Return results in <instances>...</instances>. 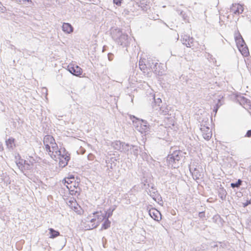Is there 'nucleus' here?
Listing matches in <instances>:
<instances>
[{
    "label": "nucleus",
    "mask_w": 251,
    "mask_h": 251,
    "mask_svg": "<svg viewBox=\"0 0 251 251\" xmlns=\"http://www.w3.org/2000/svg\"><path fill=\"white\" fill-rule=\"evenodd\" d=\"M112 38L119 45L123 47H127L130 44L131 40L128 35L123 33L122 30L118 28H112L110 32Z\"/></svg>",
    "instance_id": "1"
},
{
    "label": "nucleus",
    "mask_w": 251,
    "mask_h": 251,
    "mask_svg": "<svg viewBox=\"0 0 251 251\" xmlns=\"http://www.w3.org/2000/svg\"><path fill=\"white\" fill-rule=\"evenodd\" d=\"M166 163L167 166L172 168H178L179 165L181 164L178 161H176L170 153L167 156Z\"/></svg>",
    "instance_id": "2"
},
{
    "label": "nucleus",
    "mask_w": 251,
    "mask_h": 251,
    "mask_svg": "<svg viewBox=\"0 0 251 251\" xmlns=\"http://www.w3.org/2000/svg\"><path fill=\"white\" fill-rule=\"evenodd\" d=\"M116 161L117 160L114 157L108 158L105 160V163L107 167L106 172L108 173V175H109V173L112 172V170L113 168L116 166Z\"/></svg>",
    "instance_id": "3"
},
{
    "label": "nucleus",
    "mask_w": 251,
    "mask_h": 251,
    "mask_svg": "<svg viewBox=\"0 0 251 251\" xmlns=\"http://www.w3.org/2000/svg\"><path fill=\"white\" fill-rule=\"evenodd\" d=\"M68 70L71 74L77 76H80L82 73V69L77 65H69Z\"/></svg>",
    "instance_id": "4"
},
{
    "label": "nucleus",
    "mask_w": 251,
    "mask_h": 251,
    "mask_svg": "<svg viewBox=\"0 0 251 251\" xmlns=\"http://www.w3.org/2000/svg\"><path fill=\"white\" fill-rule=\"evenodd\" d=\"M150 216L155 221L159 222L161 219V214L155 208H151L149 210Z\"/></svg>",
    "instance_id": "5"
},
{
    "label": "nucleus",
    "mask_w": 251,
    "mask_h": 251,
    "mask_svg": "<svg viewBox=\"0 0 251 251\" xmlns=\"http://www.w3.org/2000/svg\"><path fill=\"white\" fill-rule=\"evenodd\" d=\"M234 38L237 48L246 45L244 40L238 30L235 32Z\"/></svg>",
    "instance_id": "6"
},
{
    "label": "nucleus",
    "mask_w": 251,
    "mask_h": 251,
    "mask_svg": "<svg viewBox=\"0 0 251 251\" xmlns=\"http://www.w3.org/2000/svg\"><path fill=\"white\" fill-rule=\"evenodd\" d=\"M189 170L192 174L193 179L196 180L197 182H198L197 181L198 180H199L202 177L201 173L197 168L190 166L189 167Z\"/></svg>",
    "instance_id": "7"
},
{
    "label": "nucleus",
    "mask_w": 251,
    "mask_h": 251,
    "mask_svg": "<svg viewBox=\"0 0 251 251\" xmlns=\"http://www.w3.org/2000/svg\"><path fill=\"white\" fill-rule=\"evenodd\" d=\"M200 130L202 132V135L204 139L209 140L211 137L212 132L208 126L200 127Z\"/></svg>",
    "instance_id": "8"
},
{
    "label": "nucleus",
    "mask_w": 251,
    "mask_h": 251,
    "mask_svg": "<svg viewBox=\"0 0 251 251\" xmlns=\"http://www.w3.org/2000/svg\"><path fill=\"white\" fill-rule=\"evenodd\" d=\"M171 150H172V149H171ZM170 153L179 162H180L181 158L184 157L183 155L185 154V152L179 150H175L172 151H172H171Z\"/></svg>",
    "instance_id": "9"
},
{
    "label": "nucleus",
    "mask_w": 251,
    "mask_h": 251,
    "mask_svg": "<svg viewBox=\"0 0 251 251\" xmlns=\"http://www.w3.org/2000/svg\"><path fill=\"white\" fill-rule=\"evenodd\" d=\"M230 11L235 15H239L243 13L244 8L242 5L240 4H232L230 7Z\"/></svg>",
    "instance_id": "10"
},
{
    "label": "nucleus",
    "mask_w": 251,
    "mask_h": 251,
    "mask_svg": "<svg viewBox=\"0 0 251 251\" xmlns=\"http://www.w3.org/2000/svg\"><path fill=\"white\" fill-rule=\"evenodd\" d=\"M237 100L241 105H244L245 108L251 106V100L247 99L244 96H239L237 97Z\"/></svg>",
    "instance_id": "11"
},
{
    "label": "nucleus",
    "mask_w": 251,
    "mask_h": 251,
    "mask_svg": "<svg viewBox=\"0 0 251 251\" xmlns=\"http://www.w3.org/2000/svg\"><path fill=\"white\" fill-rule=\"evenodd\" d=\"M148 194L149 195L153 200L159 203L160 201H162L161 195L158 193L157 190H153L151 191L150 190L147 191Z\"/></svg>",
    "instance_id": "12"
},
{
    "label": "nucleus",
    "mask_w": 251,
    "mask_h": 251,
    "mask_svg": "<svg viewBox=\"0 0 251 251\" xmlns=\"http://www.w3.org/2000/svg\"><path fill=\"white\" fill-rule=\"evenodd\" d=\"M137 130H138L141 133L147 134L150 129V126L149 125L141 124L138 125H136Z\"/></svg>",
    "instance_id": "13"
},
{
    "label": "nucleus",
    "mask_w": 251,
    "mask_h": 251,
    "mask_svg": "<svg viewBox=\"0 0 251 251\" xmlns=\"http://www.w3.org/2000/svg\"><path fill=\"white\" fill-rule=\"evenodd\" d=\"M147 65L152 72H155L156 74L157 73V67H159L157 62H154L152 59H149L148 60Z\"/></svg>",
    "instance_id": "14"
},
{
    "label": "nucleus",
    "mask_w": 251,
    "mask_h": 251,
    "mask_svg": "<svg viewBox=\"0 0 251 251\" xmlns=\"http://www.w3.org/2000/svg\"><path fill=\"white\" fill-rule=\"evenodd\" d=\"M170 107L164 104V105H162L159 108H156V110H158L160 114H162L163 115H166L169 114V111L170 110Z\"/></svg>",
    "instance_id": "15"
},
{
    "label": "nucleus",
    "mask_w": 251,
    "mask_h": 251,
    "mask_svg": "<svg viewBox=\"0 0 251 251\" xmlns=\"http://www.w3.org/2000/svg\"><path fill=\"white\" fill-rule=\"evenodd\" d=\"M130 119L132 120L134 124L137 125L143 124V125H149L148 122L146 120L139 119L133 115H130Z\"/></svg>",
    "instance_id": "16"
},
{
    "label": "nucleus",
    "mask_w": 251,
    "mask_h": 251,
    "mask_svg": "<svg viewBox=\"0 0 251 251\" xmlns=\"http://www.w3.org/2000/svg\"><path fill=\"white\" fill-rule=\"evenodd\" d=\"M93 214L94 215V217L95 218H96V219L98 221L97 223H99V225L100 224V222H101L105 219L103 213H102L101 211L95 212L93 213Z\"/></svg>",
    "instance_id": "17"
},
{
    "label": "nucleus",
    "mask_w": 251,
    "mask_h": 251,
    "mask_svg": "<svg viewBox=\"0 0 251 251\" xmlns=\"http://www.w3.org/2000/svg\"><path fill=\"white\" fill-rule=\"evenodd\" d=\"M147 0H141L136 3L139 7H140L141 9L144 11H147L149 8V5L147 3Z\"/></svg>",
    "instance_id": "18"
},
{
    "label": "nucleus",
    "mask_w": 251,
    "mask_h": 251,
    "mask_svg": "<svg viewBox=\"0 0 251 251\" xmlns=\"http://www.w3.org/2000/svg\"><path fill=\"white\" fill-rule=\"evenodd\" d=\"M66 151L64 149V153L63 154L61 153V151H56V154L59 156H60L59 158H61L63 160L69 162L70 159V154L67 153H65Z\"/></svg>",
    "instance_id": "19"
},
{
    "label": "nucleus",
    "mask_w": 251,
    "mask_h": 251,
    "mask_svg": "<svg viewBox=\"0 0 251 251\" xmlns=\"http://www.w3.org/2000/svg\"><path fill=\"white\" fill-rule=\"evenodd\" d=\"M62 28V30L66 33H70L73 31V27L69 23H64L63 24Z\"/></svg>",
    "instance_id": "20"
},
{
    "label": "nucleus",
    "mask_w": 251,
    "mask_h": 251,
    "mask_svg": "<svg viewBox=\"0 0 251 251\" xmlns=\"http://www.w3.org/2000/svg\"><path fill=\"white\" fill-rule=\"evenodd\" d=\"M15 139L12 137H10L6 140V145L9 150H13L14 148L15 147Z\"/></svg>",
    "instance_id": "21"
},
{
    "label": "nucleus",
    "mask_w": 251,
    "mask_h": 251,
    "mask_svg": "<svg viewBox=\"0 0 251 251\" xmlns=\"http://www.w3.org/2000/svg\"><path fill=\"white\" fill-rule=\"evenodd\" d=\"M43 143L44 144H55V140L53 136L50 135H46L44 138L43 140Z\"/></svg>",
    "instance_id": "22"
},
{
    "label": "nucleus",
    "mask_w": 251,
    "mask_h": 251,
    "mask_svg": "<svg viewBox=\"0 0 251 251\" xmlns=\"http://www.w3.org/2000/svg\"><path fill=\"white\" fill-rule=\"evenodd\" d=\"M123 143L120 141H115L111 143V146L117 151H121L122 147H123Z\"/></svg>",
    "instance_id": "23"
},
{
    "label": "nucleus",
    "mask_w": 251,
    "mask_h": 251,
    "mask_svg": "<svg viewBox=\"0 0 251 251\" xmlns=\"http://www.w3.org/2000/svg\"><path fill=\"white\" fill-rule=\"evenodd\" d=\"M140 147L138 146L133 145L132 147H131V150L129 151V153L133 154L136 158H137L139 152L140 151Z\"/></svg>",
    "instance_id": "24"
},
{
    "label": "nucleus",
    "mask_w": 251,
    "mask_h": 251,
    "mask_svg": "<svg viewBox=\"0 0 251 251\" xmlns=\"http://www.w3.org/2000/svg\"><path fill=\"white\" fill-rule=\"evenodd\" d=\"M227 192L224 187H220L218 189V196L222 201H225L226 198Z\"/></svg>",
    "instance_id": "25"
},
{
    "label": "nucleus",
    "mask_w": 251,
    "mask_h": 251,
    "mask_svg": "<svg viewBox=\"0 0 251 251\" xmlns=\"http://www.w3.org/2000/svg\"><path fill=\"white\" fill-rule=\"evenodd\" d=\"M116 206L113 205L112 207H110L107 211H104L103 215L105 218L108 219L112 216L113 211L116 209Z\"/></svg>",
    "instance_id": "26"
},
{
    "label": "nucleus",
    "mask_w": 251,
    "mask_h": 251,
    "mask_svg": "<svg viewBox=\"0 0 251 251\" xmlns=\"http://www.w3.org/2000/svg\"><path fill=\"white\" fill-rule=\"evenodd\" d=\"M153 102L152 103V107L156 109V108L160 107V104L162 103V100L160 98H156L155 95L153 96Z\"/></svg>",
    "instance_id": "27"
},
{
    "label": "nucleus",
    "mask_w": 251,
    "mask_h": 251,
    "mask_svg": "<svg viewBox=\"0 0 251 251\" xmlns=\"http://www.w3.org/2000/svg\"><path fill=\"white\" fill-rule=\"evenodd\" d=\"M213 222L215 223L218 224L220 226H222L223 225V223L224 222L223 219L221 217V216L218 215H215L213 216L212 218Z\"/></svg>",
    "instance_id": "28"
},
{
    "label": "nucleus",
    "mask_w": 251,
    "mask_h": 251,
    "mask_svg": "<svg viewBox=\"0 0 251 251\" xmlns=\"http://www.w3.org/2000/svg\"><path fill=\"white\" fill-rule=\"evenodd\" d=\"M15 157L16 159H17V157L19 158V160H17L16 161V163L19 169L23 172V166L25 160L21 158V156L19 154H18V156H16Z\"/></svg>",
    "instance_id": "29"
},
{
    "label": "nucleus",
    "mask_w": 251,
    "mask_h": 251,
    "mask_svg": "<svg viewBox=\"0 0 251 251\" xmlns=\"http://www.w3.org/2000/svg\"><path fill=\"white\" fill-rule=\"evenodd\" d=\"M241 54L244 56H247L249 54V51L247 45L238 48Z\"/></svg>",
    "instance_id": "30"
},
{
    "label": "nucleus",
    "mask_w": 251,
    "mask_h": 251,
    "mask_svg": "<svg viewBox=\"0 0 251 251\" xmlns=\"http://www.w3.org/2000/svg\"><path fill=\"white\" fill-rule=\"evenodd\" d=\"M132 145H130L128 143H123V147H122L121 152H124L125 153H126L127 154L129 153V151L131 150V147H132Z\"/></svg>",
    "instance_id": "31"
},
{
    "label": "nucleus",
    "mask_w": 251,
    "mask_h": 251,
    "mask_svg": "<svg viewBox=\"0 0 251 251\" xmlns=\"http://www.w3.org/2000/svg\"><path fill=\"white\" fill-rule=\"evenodd\" d=\"M243 180L241 179H238L235 182H232L230 183V187L235 190V189H239L241 185H242Z\"/></svg>",
    "instance_id": "32"
},
{
    "label": "nucleus",
    "mask_w": 251,
    "mask_h": 251,
    "mask_svg": "<svg viewBox=\"0 0 251 251\" xmlns=\"http://www.w3.org/2000/svg\"><path fill=\"white\" fill-rule=\"evenodd\" d=\"M49 230L50 238H55L60 235V232L54 229L53 228H50L49 229Z\"/></svg>",
    "instance_id": "33"
},
{
    "label": "nucleus",
    "mask_w": 251,
    "mask_h": 251,
    "mask_svg": "<svg viewBox=\"0 0 251 251\" xmlns=\"http://www.w3.org/2000/svg\"><path fill=\"white\" fill-rule=\"evenodd\" d=\"M103 221L104 222L102 223L101 225V227L100 230H102L103 229H107L110 226L111 222L109 221L108 219L105 218V219Z\"/></svg>",
    "instance_id": "34"
},
{
    "label": "nucleus",
    "mask_w": 251,
    "mask_h": 251,
    "mask_svg": "<svg viewBox=\"0 0 251 251\" xmlns=\"http://www.w3.org/2000/svg\"><path fill=\"white\" fill-rule=\"evenodd\" d=\"M32 164L30 161L26 160L24 161V166H23V172L24 170H29L32 167Z\"/></svg>",
    "instance_id": "35"
},
{
    "label": "nucleus",
    "mask_w": 251,
    "mask_h": 251,
    "mask_svg": "<svg viewBox=\"0 0 251 251\" xmlns=\"http://www.w3.org/2000/svg\"><path fill=\"white\" fill-rule=\"evenodd\" d=\"M75 176L74 175H70L69 176L64 179V183L72 184L73 183V181L75 180Z\"/></svg>",
    "instance_id": "36"
},
{
    "label": "nucleus",
    "mask_w": 251,
    "mask_h": 251,
    "mask_svg": "<svg viewBox=\"0 0 251 251\" xmlns=\"http://www.w3.org/2000/svg\"><path fill=\"white\" fill-rule=\"evenodd\" d=\"M86 225L84 226L86 230H91L99 226V223H93V224H85Z\"/></svg>",
    "instance_id": "37"
},
{
    "label": "nucleus",
    "mask_w": 251,
    "mask_h": 251,
    "mask_svg": "<svg viewBox=\"0 0 251 251\" xmlns=\"http://www.w3.org/2000/svg\"><path fill=\"white\" fill-rule=\"evenodd\" d=\"M222 103L221 102V100L220 99L218 100L217 103L215 104V105L214 106V108L213 109V111L216 114L220 108V107L222 105Z\"/></svg>",
    "instance_id": "38"
},
{
    "label": "nucleus",
    "mask_w": 251,
    "mask_h": 251,
    "mask_svg": "<svg viewBox=\"0 0 251 251\" xmlns=\"http://www.w3.org/2000/svg\"><path fill=\"white\" fill-rule=\"evenodd\" d=\"M190 36L188 35L184 34L181 36V42L183 45H185L186 46H187V42L189 39Z\"/></svg>",
    "instance_id": "39"
},
{
    "label": "nucleus",
    "mask_w": 251,
    "mask_h": 251,
    "mask_svg": "<svg viewBox=\"0 0 251 251\" xmlns=\"http://www.w3.org/2000/svg\"><path fill=\"white\" fill-rule=\"evenodd\" d=\"M176 11L178 14L182 17L184 21H186L187 20V16L184 11L179 9H177Z\"/></svg>",
    "instance_id": "40"
},
{
    "label": "nucleus",
    "mask_w": 251,
    "mask_h": 251,
    "mask_svg": "<svg viewBox=\"0 0 251 251\" xmlns=\"http://www.w3.org/2000/svg\"><path fill=\"white\" fill-rule=\"evenodd\" d=\"M201 123V127H204V126H208V119L207 118L202 120L201 122L200 121Z\"/></svg>",
    "instance_id": "41"
},
{
    "label": "nucleus",
    "mask_w": 251,
    "mask_h": 251,
    "mask_svg": "<svg viewBox=\"0 0 251 251\" xmlns=\"http://www.w3.org/2000/svg\"><path fill=\"white\" fill-rule=\"evenodd\" d=\"M69 202L70 203V206L71 207H74L75 210L77 209V206L78 205V204L76 203L75 201H69Z\"/></svg>",
    "instance_id": "42"
},
{
    "label": "nucleus",
    "mask_w": 251,
    "mask_h": 251,
    "mask_svg": "<svg viewBox=\"0 0 251 251\" xmlns=\"http://www.w3.org/2000/svg\"><path fill=\"white\" fill-rule=\"evenodd\" d=\"M194 40V39L193 37L190 36L189 39L187 42L186 47H188V48H190V47H191V46H193V44Z\"/></svg>",
    "instance_id": "43"
},
{
    "label": "nucleus",
    "mask_w": 251,
    "mask_h": 251,
    "mask_svg": "<svg viewBox=\"0 0 251 251\" xmlns=\"http://www.w3.org/2000/svg\"><path fill=\"white\" fill-rule=\"evenodd\" d=\"M147 183H148V180L146 179L142 183L143 186H142V189H145L146 190L147 189H149V188L150 187V184H148L147 185H146Z\"/></svg>",
    "instance_id": "44"
},
{
    "label": "nucleus",
    "mask_w": 251,
    "mask_h": 251,
    "mask_svg": "<svg viewBox=\"0 0 251 251\" xmlns=\"http://www.w3.org/2000/svg\"><path fill=\"white\" fill-rule=\"evenodd\" d=\"M59 164L61 166H62V167H64L67 165L68 162L65 161L64 160H63L61 158H59Z\"/></svg>",
    "instance_id": "45"
},
{
    "label": "nucleus",
    "mask_w": 251,
    "mask_h": 251,
    "mask_svg": "<svg viewBox=\"0 0 251 251\" xmlns=\"http://www.w3.org/2000/svg\"><path fill=\"white\" fill-rule=\"evenodd\" d=\"M51 148L52 149V151H51V153L52 154L54 152H55L56 153V151H58V150H57V148H58L57 144L55 142L54 145L51 144Z\"/></svg>",
    "instance_id": "46"
},
{
    "label": "nucleus",
    "mask_w": 251,
    "mask_h": 251,
    "mask_svg": "<svg viewBox=\"0 0 251 251\" xmlns=\"http://www.w3.org/2000/svg\"><path fill=\"white\" fill-rule=\"evenodd\" d=\"M250 204H251V199L247 200L245 202L242 203V205L243 207L245 208Z\"/></svg>",
    "instance_id": "47"
},
{
    "label": "nucleus",
    "mask_w": 251,
    "mask_h": 251,
    "mask_svg": "<svg viewBox=\"0 0 251 251\" xmlns=\"http://www.w3.org/2000/svg\"><path fill=\"white\" fill-rule=\"evenodd\" d=\"M44 145L45 146L46 151L49 152V153L50 154H51V150L50 147V145L49 144H44Z\"/></svg>",
    "instance_id": "48"
},
{
    "label": "nucleus",
    "mask_w": 251,
    "mask_h": 251,
    "mask_svg": "<svg viewBox=\"0 0 251 251\" xmlns=\"http://www.w3.org/2000/svg\"><path fill=\"white\" fill-rule=\"evenodd\" d=\"M6 10V7L3 6L0 1V12L1 13H4Z\"/></svg>",
    "instance_id": "49"
},
{
    "label": "nucleus",
    "mask_w": 251,
    "mask_h": 251,
    "mask_svg": "<svg viewBox=\"0 0 251 251\" xmlns=\"http://www.w3.org/2000/svg\"><path fill=\"white\" fill-rule=\"evenodd\" d=\"M69 191H70V194L72 195H74V194L75 195L76 193H77L79 195L80 193L79 191H78L77 190V189H76V190H75V189H74V188L72 190H70Z\"/></svg>",
    "instance_id": "50"
},
{
    "label": "nucleus",
    "mask_w": 251,
    "mask_h": 251,
    "mask_svg": "<svg viewBox=\"0 0 251 251\" xmlns=\"http://www.w3.org/2000/svg\"><path fill=\"white\" fill-rule=\"evenodd\" d=\"M114 54L112 53L109 52L107 54L108 59L109 61L113 60L114 58Z\"/></svg>",
    "instance_id": "51"
},
{
    "label": "nucleus",
    "mask_w": 251,
    "mask_h": 251,
    "mask_svg": "<svg viewBox=\"0 0 251 251\" xmlns=\"http://www.w3.org/2000/svg\"><path fill=\"white\" fill-rule=\"evenodd\" d=\"M113 3L117 6H120L123 0H113Z\"/></svg>",
    "instance_id": "52"
},
{
    "label": "nucleus",
    "mask_w": 251,
    "mask_h": 251,
    "mask_svg": "<svg viewBox=\"0 0 251 251\" xmlns=\"http://www.w3.org/2000/svg\"><path fill=\"white\" fill-rule=\"evenodd\" d=\"M199 217L201 219L204 218L205 217V212L204 211L200 212L199 213Z\"/></svg>",
    "instance_id": "53"
},
{
    "label": "nucleus",
    "mask_w": 251,
    "mask_h": 251,
    "mask_svg": "<svg viewBox=\"0 0 251 251\" xmlns=\"http://www.w3.org/2000/svg\"><path fill=\"white\" fill-rule=\"evenodd\" d=\"M139 66L141 70H144L146 68L148 67L147 64H144V65H141L140 64V61H139Z\"/></svg>",
    "instance_id": "54"
},
{
    "label": "nucleus",
    "mask_w": 251,
    "mask_h": 251,
    "mask_svg": "<svg viewBox=\"0 0 251 251\" xmlns=\"http://www.w3.org/2000/svg\"><path fill=\"white\" fill-rule=\"evenodd\" d=\"M245 136L247 137H251V129L247 131Z\"/></svg>",
    "instance_id": "55"
},
{
    "label": "nucleus",
    "mask_w": 251,
    "mask_h": 251,
    "mask_svg": "<svg viewBox=\"0 0 251 251\" xmlns=\"http://www.w3.org/2000/svg\"><path fill=\"white\" fill-rule=\"evenodd\" d=\"M72 185L73 186V188L74 189H77V187L78 186V182H76L75 181V180L74 184Z\"/></svg>",
    "instance_id": "56"
},
{
    "label": "nucleus",
    "mask_w": 251,
    "mask_h": 251,
    "mask_svg": "<svg viewBox=\"0 0 251 251\" xmlns=\"http://www.w3.org/2000/svg\"><path fill=\"white\" fill-rule=\"evenodd\" d=\"M66 187L68 189L69 191L74 189L73 186L72 185V184H68V185H67Z\"/></svg>",
    "instance_id": "57"
},
{
    "label": "nucleus",
    "mask_w": 251,
    "mask_h": 251,
    "mask_svg": "<svg viewBox=\"0 0 251 251\" xmlns=\"http://www.w3.org/2000/svg\"><path fill=\"white\" fill-rule=\"evenodd\" d=\"M96 221V218H92L90 220V223L91 224H93V223H95V221Z\"/></svg>",
    "instance_id": "58"
},
{
    "label": "nucleus",
    "mask_w": 251,
    "mask_h": 251,
    "mask_svg": "<svg viewBox=\"0 0 251 251\" xmlns=\"http://www.w3.org/2000/svg\"><path fill=\"white\" fill-rule=\"evenodd\" d=\"M107 48V46H104L103 47V48H102V52H104L105 51H106V50H107V49H106Z\"/></svg>",
    "instance_id": "59"
},
{
    "label": "nucleus",
    "mask_w": 251,
    "mask_h": 251,
    "mask_svg": "<svg viewBox=\"0 0 251 251\" xmlns=\"http://www.w3.org/2000/svg\"><path fill=\"white\" fill-rule=\"evenodd\" d=\"M151 187V188L152 189V191L153 190H156V189L155 188L154 184H152Z\"/></svg>",
    "instance_id": "60"
},
{
    "label": "nucleus",
    "mask_w": 251,
    "mask_h": 251,
    "mask_svg": "<svg viewBox=\"0 0 251 251\" xmlns=\"http://www.w3.org/2000/svg\"><path fill=\"white\" fill-rule=\"evenodd\" d=\"M247 109H248L249 113L251 115V106L248 107Z\"/></svg>",
    "instance_id": "61"
},
{
    "label": "nucleus",
    "mask_w": 251,
    "mask_h": 251,
    "mask_svg": "<svg viewBox=\"0 0 251 251\" xmlns=\"http://www.w3.org/2000/svg\"><path fill=\"white\" fill-rule=\"evenodd\" d=\"M2 150V145L0 144V151H1Z\"/></svg>",
    "instance_id": "62"
}]
</instances>
